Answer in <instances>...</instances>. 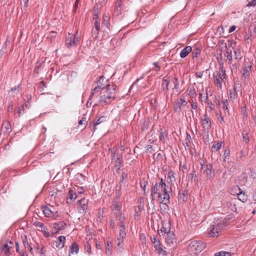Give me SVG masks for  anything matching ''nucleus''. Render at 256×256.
<instances>
[{"instance_id":"1","label":"nucleus","mask_w":256,"mask_h":256,"mask_svg":"<svg viewBox=\"0 0 256 256\" xmlns=\"http://www.w3.org/2000/svg\"><path fill=\"white\" fill-rule=\"evenodd\" d=\"M169 189H170V188L167 186L166 184L160 186L158 185V183L156 182L154 188L151 189V196L152 199H154L156 194H158L160 202L166 204L169 202Z\"/></svg>"},{"instance_id":"2","label":"nucleus","mask_w":256,"mask_h":256,"mask_svg":"<svg viewBox=\"0 0 256 256\" xmlns=\"http://www.w3.org/2000/svg\"><path fill=\"white\" fill-rule=\"evenodd\" d=\"M116 88L113 84H106V87H102L100 94V101L106 104L110 103L115 98L117 92Z\"/></svg>"},{"instance_id":"3","label":"nucleus","mask_w":256,"mask_h":256,"mask_svg":"<svg viewBox=\"0 0 256 256\" xmlns=\"http://www.w3.org/2000/svg\"><path fill=\"white\" fill-rule=\"evenodd\" d=\"M116 220L119 221L118 224V236L117 238L116 242L117 243L118 246L120 248H122V242L124 238L126 236V233L125 232L126 230V226H125V217L123 216H122V214L118 212V214H116Z\"/></svg>"},{"instance_id":"4","label":"nucleus","mask_w":256,"mask_h":256,"mask_svg":"<svg viewBox=\"0 0 256 256\" xmlns=\"http://www.w3.org/2000/svg\"><path fill=\"white\" fill-rule=\"evenodd\" d=\"M206 244L200 240H194L190 242L188 245V252L192 256H196L205 248Z\"/></svg>"},{"instance_id":"5","label":"nucleus","mask_w":256,"mask_h":256,"mask_svg":"<svg viewBox=\"0 0 256 256\" xmlns=\"http://www.w3.org/2000/svg\"><path fill=\"white\" fill-rule=\"evenodd\" d=\"M78 32L74 34H68L66 37V45L68 47L76 46L78 42Z\"/></svg>"},{"instance_id":"6","label":"nucleus","mask_w":256,"mask_h":256,"mask_svg":"<svg viewBox=\"0 0 256 256\" xmlns=\"http://www.w3.org/2000/svg\"><path fill=\"white\" fill-rule=\"evenodd\" d=\"M108 80L106 79L104 76H102L99 80L98 81V86H96L93 90L91 92V94L90 96V98H91L96 93L98 92L101 90V88L102 87H106V84H108Z\"/></svg>"},{"instance_id":"7","label":"nucleus","mask_w":256,"mask_h":256,"mask_svg":"<svg viewBox=\"0 0 256 256\" xmlns=\"http://www.w3.org/2000/svg\"><path fill=\"white\" fill-rule=\"evenodd\" d=\"M252 72V64H250L249 62H244L242 68L241 70L242 78V79L246 78Z\"/></svg>"},{"instance_id":"8","label":"nucleus","mask_w":256,"mask_h":256,"mask_svg":"<svg viewBox=\"0 0 256 256\" xmlns=\"http://www.w3.org/2000/svg\"><path fill=\"white\" fill-rule=\"evenodd\" d=\"M220 230V226L218 224L212 225L208 229V236L214 237L217 236Z\"/></svg>"},{"instance_id":"9","label":"nucleus","mask_w":256,"mask_h":256,"mask_svg":"<svg viewBox=\"0 0 256 256\" xmlns=\"http://www.w3.org/2000/svg\"><path fill=\"white\" fill-rule=\"evenodd\" d=\"M80 206L78 208V212L80 214H84L88 208V200L82 198L78 200Z\"/></svg>"},{"instance_id":"10","label":"nucleus","mask_w":256,"mask_h":256,"mask_svg":"<svg viewBox=\"0 0 256 256\" xmlns=\"http://www.w3.org/2000/svg\"><path fill=\"white\" fill-rule=\"evenodd\" d=\"M14 246V243L11 242H8L3 245L2 248L1 250V252H4L6 256L10 254V250Z\"/></svg>"},{"instance_id":"11","label":"nucleus","mask_w":256,"mask_h":256,"mask_svg":"<svg viewBox=\"0 0 256 256\" xmlns=\"http://www.w3.org/2000/svg\"><path fill=\"white\" fill-rule=\"evenodd\" d=\"M202 168L204 170V174H206L208 178H212L214 176V171L212 169L210 165L202 166Z\"/></svg>"},{"instance_id":"12","label":"nucleus","mask_w":256,"mask_h":256,"mask_svg":"<svg viewBox=\"0 0 256 256\" xmlns=\"http://www.w3.org/2000/svg\"><path fill=\"white\" fill-rule=\"evenodd\" d=\"M201 124L203 128L206 130H208L211 126L210 120L206 114L202 116L201 120Z\"/></svg>"},{"instance_id":"13","label":"nucleus","mask_w":256,"mask_h":256,"mask_svg":"<svg viewBox=\"0 0 256 256\" xmlns=\"http://www.w3.org/2000/svg\"><path fill=\"white\" fill-rule=\"evenodd\" d=\"M164 232L166 233V242L169 244L174 243V233L170 231V226L168 227V230L165 229Z\"/></svg>"},{"instance_id":"14","label":"nucleus","mask_w":256,"mask_h":256,"mask_svg":"<svg viewBox=\"0 0 256 256\" xmlns=\"http://www.w3.org/2000/svg\"><path fill=\"white\" fill-rule=\"evenodd\" d=\"M94 20V25L95 27V30H93L92 33L96 35L100 28V23L98 20V16L96 14H94L93 18Z\"/></svg>"},{"instance_id":"15","label":"nucleus","mask_w":256,"mask_h":256,"mask_svg":"<svg viewBox=\"0 0 256 256\" xmlns=\"http://www.w3.org/2000/svg\"><path fill=\"white\" fill-rule=\"evenodd\" d=\"M110 16L108 14H104L103 17V22L102 24V28L104 32H106L108 29V21Z\"/></svg>"},{"instance_id":"16","label":"nucleus","mask_w":256,"mask_h":256,"mask_svg":"<svg viewBox=\"0 0 256 256\" xmlns=\"http://www.w3.org/2000/svg\"><path fill=\"white\" fill-rule=\"evenodd\" d=\"M43 212L46 217H51L54 216V212L52 208H54L52 206L48 207L47 206H44L42 208Z\"/></svg>"},{"instance_id":"17","label":"nucleus","mask_w":256,"mask_h":256,"mask_svg":"<svg viewBox=\"0 0 256 256\" xmlns=\"http://www.w3.org/2000/svg\"><path fill=\"white\" fill-rule=\"evenodd\" d=\"M106 122V118L104 116H102L100 118L96 121V122L93 126V130L95 131L97 128V126L100 125L102 126H104V123Z\"/></svg>"},{"instance_id":"18","label":"nucleus","mask_w":256,"mask_h":256,"mask_svg":"<svg viewBox=\"0 0 256 256\" xmlns=\"http://www.w3.org/2000/svg\"><path fill=\"white\" fill-rule=\"evenodd\" d=\"M186 104L187 102L184 99L181 98L180 101L176 103L174 108L176 111H180L181 110V107L186 106Z\"/></svg>"},{"instance_id":"19","label":"nucleus","mask_w":256,"mask_h":256,"mask_svg":"<svg viewBox=\"0 0 256 256\" xmlns=\"http://www.w3.org/2000/svg\"><path fill=\"white\" fill-rule=\"evenodd\" d=\"M168 134L167 132L164 128H160V142H164L166 140L167 138Z\"/></svg>"},{"instance_id":"20","label":"nucleus","mask_w":256,"mask_h":256,"mask_svg":"<svg viewBox=\"0 0 256 256\" xmlns=\"http://www.w3.org/2000/svg\"><path fill=\"white\" fill-rule=\"evenodd\" d=\"M65 226L66 224L63 222L56 223L54 224V228L56 230V233L58 232L59 230H64Z\"/></svg>"},{"instance_id":"21","label":"nucleus","mask_w":256,"mask_h":256,"mask_svg":"<svg viewBox=\"0 0 256 256\" xmlns=\"http://www.w3.org/2000/svg\"><path fill=\"white\" fill-rule=\"evenodd\" d=\"M167 182L168 183L170 184V186L176 182V178L174 172H168L167 176Z\"/></svg>"},{"instance_id":"22","label":"nucleus","mask_w":256,"mask_h":256,"mask_svg":"<svg viewBox=\"0 0 256 256\" xmlns=\"http://www.w3.org/2000/svg\"><path fill=\"white\" fill-rule=\"evenodd\" d=\"M66 238L64 236H60L58 238V240L56 242V246L58 248H61L64 247Z\"/></svg>"},{"instance_id":"23","label":"nucleus","mask_w":256,"mask_h":256,"mask_svg":"<svg viewBox=\"0 0 256 256\" xmlns=\"http://www.w3.org/2000/svg\"><path fill=\"white\" fill-rule=\"evenodd\" d=\"M192 51V48L190 46H186L180 52V56L182 58L186 57L188 54Z\"/></svg>"},{"instance_id":"24","label":"nucleus","mask_w":256,"mask_h":256,"mask_svg":"<svg viewBox=\"0 0 256 256\" xmlns=\"http://www.w3.org/2000/svg\"><path fill=\"white\" fill-rule=\"evenodd\" d=\"M77 197V195L72 190H70L68 195L67 201L68 202H70L72 200H75Z\"/></svg>"},{"instance_id":"25","label":"nucleus","mask_w":256,"mask_h":256,"mask_svg":"<svg viewBox=\"0 0 256 256\" xmlns=\"http://www.w3.org/2000/svg\"><path fill=\"white\" fill-rule=\"evenodd\" d=\"M78 252V245L76 243H73L72 244L70 248V254L69 256H70V254H77Z\"/></svg>"},{"instance_id":"26","label":"nucleus","mask_w":256,"mask_h":256,"mask_svg":"<svg viewBox=\"0 0 256 256\" xmlns=\"http://www.w3.org/2000/svg\"><path fill=\"white\" fill-rule=\"evenodd\" d=\"M236 87H234L233 89L230 90H229L230 100L232 102L235 100L236 96Z\"/></svg>"},{"instance_id":"27","label":"nucleus","mask_w":256,"mask_h":256,"mask_svg":"<svg viewBox=\"0 0 256 256\" xmlns=\"http://www.w3.org/2000/svg\"><path fill=\"white\" fill-rule=\"evenodd\" d=\"M220 74H214V84L218 86H222V80L220 78Z\"/></svg>"},{"instance_id":"28","label":"nucleus","mask_w":256,"mask_h":256,"mask_svg":"<svg viewBox=\"0 0 256 256\" xmlns=\"http://www.w3.org/2000/svg\"><path fill=\"white\" fill-rule=\"evenodd\" d=\"M237 196L239 200L242 202H245L247 200V196L242 192H240L237 194Z\"/></svg>"},{"instance_id":"29","label":"nucleus","mask_w":256,"mask_h":256,"mask_svg":"<svg viewBox=\"0 0 256 256\" xmlns=\"http://www.w3.org/2000/svg\"><path fill=\"white\" fill-rule=\"evenodd\" d=\"M152 242L154 246L155 250L158 249V248L161 246L160 242L156 237H154L152 238Z\"/></svg>"},{"instance_id":"30","label":"nucleus","mask_w":256,"mask_h":256,"mask_svg":"<svg viewBox=\"0 0 256 256\" xmlns=\"http://www.w3.org/2000/svg\"><path fill=\"white\" fill-rule=\"evenodd\" d=\"M113 210L116 211V214H118V212H120L121 214V212L120 211L122 209V205L118 204V203H114L113 204Z\"/></svg>"},{"instance_id":"31","label":"nucleus","mask_w":256,"mask_h":256,"mask_svg":"<svg viewBox=\"0 0 256 256\" xmlns=\"http://www.w3.org/2000/svg\"><path fill=\"white\" fill-rule=\"evenodd\" d=\"M234 58L236 59L240 60L241 59L242 56L241 55V52L240 50L238 49H236L234 50Z\"/></svg>"},{"instance_id":"32","label":"nucleus","mask_w":256,"mask_h":256,"mask_svg":"<svg viewBox=\"0 0 256 256\" xmlns=\"http://www.w3.org/2000/svg\"><path fill=\"white\" fill-rule=\"evenodd\" d=\"M222 142H218L216 144H214L212 146V150L217 151L219 150L222 146Z\"/></svg>"},{"instance_id":"33","label":"nucleus","mask_w":256,"mask_h":256,"mask_svg":"<svg viewBox=\"0 0 256 256\" xmlns=\"http://www.w3.org/2000/svg\"><path fill=\"white\" fill-rule=\"evenodd\" d=\"M214 256H231V254L228 252L222 251L216 254Z\"/></svg>"},{"instance_id":"34","label":"nucleus","mask_w":256,"mask_h":256,"mask_svg":"<svg viewBox=\"0 0 256 256\" xmlns=\"http://www.w3.org/2000/svg\"><path fill=\"white\" fill-rule=\"evenodd\" d=\"M160 255L164 256L166 255V251L162 249V248L160 246L158 248V249L155 250Z\"/></svg>"},{"instance_id":"35","label":"nucleus","mask_w":256,"mask_h":256,"mask_svg":"<svg viewBox=\"0 0 256 256\" xmlns=\"http://www.w3.org/2000/svg\"><path fill=\"white\" fill-rule=\"evenodd\" d=\"M248 4L246 6H256V0H248Z\"/></svg>"},{"instance_id":"36","label":"nucleus","mask_w":256,"mask_h":256,"mask_svg":"<svg viewBox=\"0 0 256 256\" xmlns=\"http://www.w3.org/2000/svg\"><path fill=\"white\" fill-rule=\"evenodd\" d=\"M122 0H118L116 4V9L118 12L120 11Z\"/></svg>"},{"instance_id":"37","label":"nucleus","mask_w":256,"mask_h":256,"mask_svg":"<svg viewBox=\"0 0 256 256\" xmlns=\"http://www.w3.org/2000/svg\"><path fill=\"white\" fill-rule=\"evenodd\" d=\"M222 104H223V109H224V111L227 110L228 112V102L227 100H224L223 101Z\"/></svg>"},{"instance_id":"38","label":"nucleus","mask_w":256,"mask_h":256,"mask_svg":"<svg viewBox=\"0 0 256 256\" xmlns=\"http://www.w3.org/2000/svg\"><path fill=\"white\" fill-rule=\"evenodd\" d=\"M220 74V78L222 80L225 78V72L222 69L220 70V74Z\"/></svg>"},{"instance_id":"39","label":"nucleus","mask_w":256,"mask_h":256,"mask_svg":"<svg viewBox=\"0 0 256 256\" xmlns=\"http://www.w3.org/2000/svg\"><path fill=\"white\" fill-rule=\"evenodd\" d=\"M24 111V106H20L18 107V116H20L21 114H22Z\"/></svg>"},{"instance_id":"40","label":"nucleus","mask_w":256,"mask_h":256,"mask_svg":"<svg viewBox=\"0 0 256 256\" xmlns=\"http://www.w3.org/2000/svg\"><path fill=\"white\" fill-rule=\"evenodd\" d=\"M227 56H226V58L227 60H228V63H230L232 60V52L230 51V52H227Z\"/></svg>"},{"instance_id":"41","label":"nucleus","mask_w":256,"mask_h":256,"mask_svg":"<svg viewBox=\"0 0 256 256\" xmlns=\"http://www.w3.org/2000/svg\"><path fill=\"white\" fill-rule=\"evenodd\" d=\"M173 83L174 84V88H178V80L176 78H174L173 80Z\"/></svg>"},{"instance_id":"42","label":"nucleus","mask_w":256,"mask_h":256,"mask_svg":"<svg viewBox=\"0 0 256 256\" xmlns=\"http://www.w3.org/2000/svg\"><path fill=\"white\" fill-rule=\"evenodd\" d=\"M23 244L24 246L25 249H26L30 247V244H28L26 240V236H25V239L23 240Z\"/></svg>"},{"instance_id":"43","label":"nucleus","mask_w":256,"mask_h":256,"mask_svg":"<svg viewBox=\"0 0 256 256\" xmlns=\"http://www.w3.org/2000/svg\"><path fill=\"white\" fill-rule=\"evenodd\" d=\"M140 240L142 241V243H146V238L145 236V235L143 234H140Z\"/></svg>"},{"instance_id":"44","label":"nucleus","mask_w":256,"mask_h":256,"mask_svg":"<svg viewBox=\"0 0 256 256\" xmlns=\"http://www.w3.org/2000/svg\"><path fill=\"white\" fill-rule=\"evenodd\" d=\"M162 84L163 86H166V90L168 89V82L166 80H163Z\"/></svg>"},{"instance_id":"45","label":"nucleus","mask_w":256,"mask_h":256,"mask_svg":"<svg viewBox=\"0 0 256 256\" xmlns=\"http://www.w3.org/2000/svg\"><path fill=\"white\" fill-rule=\"evenodd\" d=\"M85 248H86V250L87 252L88 253V254H90V246L89 244H87L86 246H85Z\"/></svg>"},{"instance_id":"46","label":"nucleus","mask_w":256,"mask_h":256,"mask_svg":"<svg viewBox=\"0 0 256 256\" xmlns=\"http://www.w3.org/2000/svg\"><path fill=\"white\" fill-rule=\"evenodd\" d=\"M153 64L156 66V68H153L154 70L156 72L159 71L160 70V67L157 64V63L154 62Z\"/></svg>"},{"instance_id":"47","label":"nucleus","mask_w":256,"mask_h":256,"mask_svg":"<svg viewBox=\"0 0 256 256\" xmlns=\"http://www.w3.org/2000/svg\"><path fill=\"white\" fill-rule=\"evenodd\" d=\"M243 139L246 142L248 141V137L246 133L245 134H243Z\"/></svg>"},{"instance_id":"48","label":"nucleus","mask_w":256,"mask_h":256,"mask_svg":"<svg viewBox=\"0 0 256 256\" xmlns=\"http://www.w3.org/2000/svg\"><path fill=\"white\" fill-rule=\"evenodd\" d=\"M34 224L37 226H38V227H40L41 228H44V225L42 224V223H40V222H36L34 223Z\"/></svg>"},{"instance_id":"49","label":"nucleus","mask_w":256,"mask_h":256,"mask_svg":"<svg viewBox=\"0 0 256 256\" xmlns=\"http://www.w3.org/2000/svg\"><path fill=\"white\" fill-rule=\"evenodd\" d=\"M224 160L226 161V158L229 156V152H228L226 150H225L224 152Z\"/></svg>"},{"instance_id":"50","label":"nucleus","mask_w":256,"mask_h":256,"mask_svg":"<svg viewBox=\"0 0 256 256\" xmlns=\"http://www.w3.org/2000/svg\"><path fill=\"white\" fill-rule=\"evenodd\" d=\"M5 128L7 130H9L10 128V124L8 122L5 124Z\"/></svg>"},{"instance_id":"51","label":"nucleus","mask_w":256,"mask_h":256,"mask_svg":"<svg viewBox=\"0 0 256 256\" xmlns=\"http://www.w3.org/2000/svg\"><path fill=\"white\" fill-rule=\"evenodd\" d=\"M200 97L201 98V100L202 102H206V100L207 99V96H202V94H200Z\"/></svg>"},{"instance_id":"52","label":"nucleus","mask_w":256,"mask_h":256,"mask_svg":"<svg viewBox=\"0 0 256 256\" xmlns=\"http://www.w3.org/2000/svg\"><path fill=\"white\" fill-rule=\"evenodd\" d=\"M84 122H86V118H82L78 122L79 125H81L84 124Z\"/></svg>"},{"instance_id":"53","label":"nucleus","mask_w":256,"mask_h":256,"mask_svg":"<svg viewBox=\"0 0 256 256\" xmlns=\"http://www.w3.org/2000/svg\"><path fill=\"white\" fill-rule=\"evenodd\" d=\"M236 28V26H232L229 30V32H232L235 30Z\"/></svg>"},{"instance_id":"54","label":"nucleus","mask_w":256,"mask_h":256,"mask_svg":"<svg viewBox=\"0 0 256 256\" xmlns=\"http://www.w3.org/2000/svg\"><path fill=\"white\" fill-rule=\"evenodd\" d=\"M189 94H190L191 96L193 97V96H194L196 95V92H194V90H190V92H189Z\"/></svg>"},{"instance_id":"55","label":"nucleus","mask_w":256,"mask_h":256,"mask_svg":"<svg viewBox=\"0 0 256 256\" xmlns=\"http://www.w3.org/2000/svg\"><path fill=\"white\" fill-rule=\"evenodd\" d=\"M80 0H76L74 4V10H76L78 6V3Z\"/></svg>"},{"instance_id":"56","label":"nucleus","mask_w":256,"mask_h":256,"mask_svg":"<svg viewBox=\"0 0 256 256\" xmlns=\"http://www.w3.org/2000/svg\"><path fill=\"white\" fill-rule=\"evenodd\" d=\"M196 77L199 78H201L203 75L202 72H201L196 73Z\"/></svg>"},{"instance_id":"57","label":"nucleus","mask_w":256,"mask_h":256,"mask_svg":"<svg viewBox=\"0 0 256 256\" xmlns=\"http://www.w3.org/2000/svg\"><path fill=\"white\" fill-rule=\"evenodd\" d=\"M83 188H80V190H78V194H82L83 193L84 190H82Z\"/></svg>"},{"instance_id":"58","label":"nucleus","mask_w":256,"mask_h":256,"mask_svg":"<svg viewBox=\"0 0 256 256\" xmlns=\"http://www.w3.org/2000/svg\"><path fill=\"white\" fill-rule=\"evenodd\" d=\"M191 106L193 109H196L197 108V105L196 103H192Z\"/></svg>"},{"instance_id":"59","label":"nucleus","mask_w":256,"mask_h":256,"mask_svg":"<svg viewBox=\"0 0 256 256\" xmlns=\"http://www.w3.org/2000/svg\"><path fill=\"white\" fill-rule=\"evenodd\" d=\"M237 68H238L237 64H234L232 66V70H236Z\"/></svg>"},{"instance_id":"60","label":"nucleus","mask_w":256,"mask_h":256,"mask_svg":"<svg viewBox=\"0 0 256 256\" xmlns=\"http://www.w3.org/2000/svg\"><path fill=\"white\" fill-rule=\"evenodd\" d=\"M218 120H220V122H224V118L222 116H220L218 118Z\"/></svg>"},{"instance_id":"61","label":"nucleus","mask_w":256,"mask_h":256,"mask_svg":"<svg viewBox=\"0 0 256 256\" xmlns=\"http://www.w3.org/2000/svg\"><path fill=\"white\" fill-rule=\"evenodd\" d=\"M28 2V0H23V2L24 3V6L25 7H27Z\"/></svg>"},{"instance_id":"62","label":"nucleus","mask_w":256,"mask_h":256,"mask_svg":"<svg viewBox=\"0 0 256 256\" xmlns=\"http://www.w3.org/2000/svg\"><path fill=\"white\" fill-rule=\"evenodd\" d=\"M110 226L112 228H114V222L113 220H112L110 221Z\"/></svg>"},{"instance_id":"63","label":"nucleus","mask_w":256,"mask_h":256,"mask_svg":"<svg viewBox=\"0 0 256 256\" xmlns=\"http://www.w3.org/2000/svg\"><path fill=\"white\" fill-rule=\"evenodd\" d=\"M18 88V86H15L12 89V90L15 92Z\"/></svg>"},{"instance_id":"64","label":"nucleus","mask_w":256,"mask_h":256,"mask_svg":"<svg viewBox=\"0 0 256 256\" xmlns=\"http://www.w3.org/2000/svg\"><path fill=\"white\" fill-rule=\"evenodd\" d=\"M27 248L32 254V248L30 246V247L28 248Z\"/></svg>"}]
</instances>
